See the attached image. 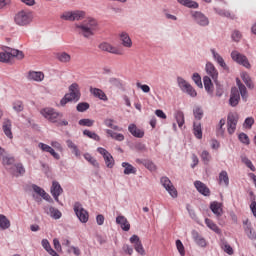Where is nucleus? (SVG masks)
I'll list each match as a JSON object with an SVG mask.
<instances>
[{
	"instance_id": "f257e3e1",
	"label": "nucleus",
	"mask_w": 256,
	"mask_h": 256,
	"mask_svg": "<svg viewBox=\"0 0 256 256\" xmlns=\"http://www.w3.org/2000/svg\"><path fill=\"white\" fill-rule=\"evenodd\" d=\"M97 27H99L97 20H95V18L89 17V18H86L82 22V24L76 25V31L77 33H79V35L89 38L95 35V31H97Z\"/></svg>"
},
{
	"instance_id": "f03ea898",
	"label": "nucleus",
	"mask_w": 256,
	"mask_h": 256,
	"mask_svg": "<svg viewBox=\"0 0 256 256\" xmlns=\"http://www.w3.org/2000/svg\"><path fill=\"white\" fill-rule=\"evenodd\" d=\"M79 99H81V89L79 88V84L72 83L69 86V93H66L60 100V105L65 107L67 103H71V101H79Z\"/></svg>"
},
{
	"instance_id": "7ed1b4c3",
	"label": "nucleus",
	"mask_w": 256,
	"mask_h": 256,
	"mask_svg": "<svg viewBox=\"0 0 256 256\" xmlns=\"http://www.w3.org/2000/svg\"><path fill=\"white\" fill-rule=\"evenodd\" d=\"M14 23L18 27H28L33 23V12L29 10H20L14 15Z\"/></svg>"
},
{
	"instance_id": "20e7f679",
	"label": "nucleus",
	"mask_w": 256,
	"mask_h": 256,
	"mask_svg": "<svg viewBox=\"0 0 256 256\" xmlns=\"http://www.w3.org/2000/svg\"><path fill=\"white\" fill-rule=\"evenodd\" d=\"M13 57L23 59L25 55L23 54V51L9 49V51L0 52V63H10Z\"/></svg>"
},
{
	"instance_id": "39448f33",
	"label": "nucleus",
	"mask_w": 256,
	"mask_h": 256,
	"mask_svg": "<svg viewBox=\"0 0 256 256\" xmlns=\"http://www.w3.org/2000/svg\"><path fill=\"white\" fill-rule=\"evenodd\" d=\"M40 114L44 119H47V121H50V123H57L61 117H63V114L57 112L55 108H44L40 110Z\"/></svg>"
},
{
	"instance_id": "423d86ee",
	"label": "nucleus",
	"mask_w": 256,
	"mask_h": 256,
	"mask_svg": "<svg viewBox=\"0 0 256 256\" xmlns=\"http://www.w3.org/2000/svg\"><path fill=\"white\" fill-rule=\"evenodd\" d=\"M85 15L86 13L83 10L66 11L60 18L64 21H81V19H85Z\"/></svg>"
},
{
	"instance_id": "0eeeda50",
	"label": "nucleus",
	"mask_w": 256,
	"mask_h": 256,
	"mask_svg": "<svg viewBox=\"0 0 256 256\" xmlns=\"http://www.w3.org/2000/svg\"><path fill=\"white\" fill-rule=\"evenodd\" d=\"M3 165L11 173V175H14L15 177H19V175H23V173H25V168L21 163L15 164L11 161H5L3 162Z\"/></svg>"
},
{
	"instance_id": "6e6552de",
	"label": "nucleus",
	"mask_w": 256,
	"mask_h": 256,
	"mask_svg": "<svg viewBox=\"0 0 256 256\" xmlns=\"http://www.w3.org/2000/svg\"><path fill=\"white\" fill-rule=\"evenodd\" d=\"M98 47L100 51H105L106 53H111L112 55H125V51H123V48L113 46L111 43L108 42H102L99 44Z\"/></svg>"
},
{
	"instance_id": "1a4fd4ad",
	"label": "nucleus",
	"mask_w": 256,
	"mask_h": 256,
	"mask_svg": "<svg viewBox=\"0 0 256 256\" xmlns=\"http://www.w3.org/2000/svg\"><path fill=\"white\" fill-rule=\"evenodd\" d=\"M231 59L234 60L235 63H238V65H242L246 69H251V63H249V59H247V56L241 54L239 51H232Z\"/></svg>"
},
{
	"instance_id": "9d476101",
	"label": "nucleus",
	"mask_w": 256,
	"mask_h": 256,
	"mask_svg": "<svg viewBox=\"0 0 256 256\" xmlns=\"http://www.w3.org/2000/svg\"><path fill=\"white\" fill-rule=\"evenodd\" d=\"M237 123H239V114L229 113L227 117V131L229 135H233L237 131Z\"/></svg>"
},
{
	"instance_id": "9b49d317",
	"label": "nucleus",
	"mask_w": 256,
	"mask_h": 256,
	"mask_svg": "<svg viewBox=\"0 0 256 256\" xmlns=\"http://www.w3.org/2000/svg\"><path fill=\"white\" fill-rule=\"evenodd\" d=\"M74 211L81 223H87L89 221V213L79 203H75Z\"/></svg>"
},
{
	"instance_id": "f8f14e48",
	"label": "nucleus",
	"mask_w": 256,
	"mask_h": 256,
	"mask_svg": "<svg viewBox=\"0 0 256 256\" xmlns=\"http://www.w3.org/2000/svg\"><path fill=\"white\" fill-rule=\"evenodd\" d=\"M160 183H161V185L164 186L166 191H168L169 195H171V197H173V199H176V197H177V189L175 188V186L173 185L171 180L169 178H167V177H162L160 179Z\"/></svg>"
},
{
	"instance_id": "ddd939ff",
	"label": "nucleus",
	"mask_w": 256,
	"mask_h": 256,
	"mask_svg": "<svg viewBox=\"0 0 256 256\" xmlns=\"http://www.w3.org/2000/svg\"><path fill=\"white\" fill-rule=\"evenodd\" d=\"M205 71L208 77H210L214 81V83H217V79H219V71L217 70L215 65L211 62H207L205 66Z\"/></svg>"
},
{
	"instance_id": "4468645a",
	"label": "nucleus",
	"mask_w": 256,
	"mask_h": 256,
	"mask_svg": "<svg viewBox=\"0 0 256 256\" xmlns=\"http://www.w3.org/2000/svg\"><path fill=\"white\" fill-rule=\"evenodd\" d=\"M192 17L194 19V21H196V23L198 25H201L202 27H207V25H209V18H207V16H205V14L196 11L192 13Z\"/></svg>"
},
{
	"instance_id": "2eb2a0df",
	"label": "nucleus",
	"mask_w": 256,
	"mask_h": 256,
	"mask_svg": "<svg viewBox=\"0 0 256 256\" xmlns=\"http://www.w3.org/2000/svg\"><path fill=\"white\" fill-rule=\"evenodd\" d=\"M210 51L213 55L214 61H216V63H218V65L222 67L224 71H229V66H227V63H225V60L222 58L221 54L215 51L214 48H212Z\"/></svg>"
},
{
	"instance_id": "dca6fc26",
	"label": "nucleus",
	"mask_w": 256,
	"mask_h": 256,
	"mask_svg": "<svg viewBox=\"0 0 256 256\" xmlns=\"http://www.w3.org/2000/svg\"><path fill=\"white\" fill-rule=\"evenodd\" d=\"M13 124L11 120L4 119L2 124L3 133L8 137V139H13V131H12Z\"/></svg>"
},
{
	"instance_id": "f3484780",
	"label": "nucleus",
	"mask_w": 256,
	"mask_h": 256,
	"mask_svg": "<svg viewBox=\"0 0 256 256\" xmlns=\"http://www.w3.org/2000/svg\"><path fill=\"white\" fill-rule=\"evenodd\" d=\"M194 186L197 189L198 193L204 195V197H209V195H211V190H209V187H207V185H205L203 182L195 181Z\"/></svg>"
},
{
	"instance_id": "a211bd4d",
	"label": "nucleus",
	"mask_w": 256,
	"mask_h": 256,
	"mask_svg": "<svg viewBox=\"0 0 256 256\" xmlns=\"http://www.w3.org/2000/svg\"><path fill=\"white\" fill-rule=\"evenodd\" d=\"M128 131L131 133V135H133V137H136L137 139H143V137H145V131L139 129L135 124H130L128 126Z\"/></svg>"
},
{
	"instance_id": "6ab92c4d",
	"label": "nucleus",
	"mask_w": 256,
	"mask_h": 256,
	"mask_svg": "<svg viewBox=\"0 0 256 256\" xmlns=\"http://www.w3.org/2000/svg\"><path fill=\"white\" fill-rule=\"evenodd\" d=\"M241 99V96L239 94V90L237 88L231 89V96H230V105L231 107H237L239 105V100Z\"/></svg>"
},
{
	"instance_id": "aec40b11",
	"label": "nucleus",
	"mask_w": 256,
	"mask_h": 256,
	"mask_svg": "<svg viewBox=\"0 0 256 256\" xmlns=\"http://www.w3.org/2000/svg\"><path fill=\"white\" fill-rule=\"evenodd\" d=\"M63 193V188H61V185L57 181L52 182L51 187V194L54 197L55 201H59V195Z\"/></svg>"
},
{
	"instance_id": "412c9836",
	"label": "nucleus",
	"mask_w": 256,
	"mask_h": 256,
	"mask_svg": "<svg viewBox=\"0 0 256 256\" xmlns=\"http://www.w3.org/2000/svg\"><path fill=\"white\" fill-rule=\"evenodd\" d=\"M38 147H39V149H41V151H44L45 153H50V155H52V157H54V159H57V160L60 159L59 154L57 152H55V150L51 146H49L45 143H39Z\"/></svg>"
},
{
	"instance_id": "4be33fe9",
	"label": "nucleus",
	"mask_w": 256,
	"mask_h": 256,
	"mask_svg": "<svg viewBox=\"0 0 256 256\" xmlns=\"http://www.w3.org/2000/svg\"><path fill=\"white\" fill-rule=\"evenodd\" d=\"M29 81H36L37 83H41L43 79H45V74L43 72L30 71L28 73Z\"/></svg>"
},
{
	"instance_id": "5701e85b",
	"label": "nucleus",
	"mask_w": 256,
	"mask_h": 256,
	"mask_svg": "<svg viewBox=\"0 0 256 256\" xmlns=\"http://www.w3.org/2000/svg\"><path fill=\"white\" fill-rule=\"evenodd\" d=\"M116 223L120 225L123 231H129V229H131V224L129 223L127 218H125V216H118L116 218Z\"/></svg>"
},
{
	"instance_id": "b1692460",
	"label": "nucleus",
	"mask_w": 256,
	"mask_h": 256,
	"mask_svg": "<svg viewBox=\"0 0 256 256\" xmlns=\"http://www.w3.org/2000/svg\"><path fill=\"white\" fill-rule=\"evenodd\" d=\"M90 93L94 96L97 97L98 99H100L101 101H108L107 98V94H105V92H103V90L99 89V88H90Z\"/></svg>"
},
{
	"instance_id": "393cba45",
	"label": "nucleus",
	"mask_w": 256,
	"mask_h": 256,
	"mask_svg": "<svg viewBox=\"0 0 256 256\" xmlns=\"http://www.w3.org/2000/svg\"><path fill=\"white\" fill-rule=\"evenodd\" d=\"M221 207H222V204L219 202H212L210 204V209L216 217H221V215H223V208Z\"/></svg>"
},
{
	"instance_id": "a878e982",
	"label": "nucleus",
	"mask_w": 256,
	"mask_h": 256,
	"mask_svg": "<svg viewBox=\"0 0 256 256\" xmlns=\"http://www.w3.org/2000/svg\"><path fill=\"white\" fill-rule=\"evenodd\" d=\"M120 40L122 41L123 47H133V41H131V37H129V34H127V32H122L120 34Z\"/></svg>"
},
{
	"instance_id": "bb28decb",
	"label": "nucleus",
	"mask_w": 256,
	"mask_h": 256,
	"mask_svg": "<svg viewBox=\"0 0 256 256\" xmlns=\"http://www.w3.org/2000/svg\"><path fill=\"white\" fill-rule=\"evenodd\" d=\"M56 59L60 61V63H71V54L67 52H58L56 53Z\"/></svg>"
},
{
	"instance_id": "cd10ccee",
	"label": "nucleus",
	"mask_w": 256,
	"mask_h": 256,
	"mask_svg": "<svg viewBox=\"0 0 256 256\" xmlns=\"http://www.w3.org/2000/svg\"><path fill=\"white\" fill-rule=\"evenodd\" d=\"M193 133L196 139H203V129L201 128V122H194Z\"/></svg>"
},
{
	"instance_id": "c85d7f7f",
	"label": "nucleus",
	"mask_w": 256,
	"mask_h": 256,
	"mask_svg": "<svg viewBox=\"0 0 256 256\" xmlns=\"http://www.w3.org/2000/svg\"><path fill=\"white\" fill-rule=\"evenodd\" d=\"M174 117L176 122L178 123V127L181 129L183 125H185V114L183 113V111L177 110L174 113Z\"/></svg>"
},
{
	"instance_id": "c756f323",
	"label": "nucleus",
	"mask_w": 256,
	"mask_h": 256,
	"mask_svg": "<svg viewBox=\"0 0 256 256\" xmlns=\"http://www.w3.org/2000/svg\"><path fill=\"white\" fill-rule=\"evenodd\" d=\"M180 5H184V7H188L189 9H198L199 4L193 0H177Z\"/></svg>"
},
{
	"instance_id": "7c9ffc66",
	"label": "nucleus",
	"mask_w": 256,
	"mask_h": 256,
	"mask_svg": "<svg viewBox=\"0 0 256 256\" xmlns=\"http://www.w3.org/2000/svg\"><path fill=\"white\" fill-rule=\"evenodd\" d=\"M42 247L45 249V251H47V253H49V255H51V256H59V254H57L55 252V250H53V248H51V244L49 243V240L43 239L42 240Z\"/></svg>"
},
{
	"instance_id": "2f4dec72",
	"label": "nucleus",
	"mask_w": 256,
	"mask_h": 256,
	"mask_svg": "<svg viewBox=\"0 0 256 256\" xmlns=\"http://www.w3.org/2000/svg\"><path fill=\"white\" fill-rule=\"evenodd\" d=\"M205 223L207 225V227L209 229H211V231H214V233H217L218 235H220L221 233V229H219V226H217V224H215L213 222V220L209 219V218H206L205 219Z\"/></svg>"
},
{
	"instance_id": "473e14b6",
	"label": "nucleus",
	"mask_w": 256,
	"mask_h": 256,
	"mask_svg": "<svg viewBox=\"0 0 256 256\" xmlns=\"http://www.w3.org/2000/svg\"><path fill=\"white\" fill-rule=\"evenodd\" d=\"M32 188L35 193L40 195V197H43V199H45L46 201H49V199H51V196H49V194H47V192H45V190H43L41 187L33 185Z\"/></svg>"
},
{
	"instance_id": "72a5a7b5",
	"label": "nucleus",
	"mask_w": 256,
	"mask_h": 256,
	"mask_svg": "<svg viewBox=\"0 0 256 256\" xmlns=\"http://www.w3.org/2000/svg\"><path fill=\"white\" fill-rule=\"evenodd\" d=\"M107 135L111 137L112 139H115V141H125V136L121 133H116L113 130H106Z\"/></svg>"
},
{
	"instance_id": "f704fd0d",
	"label": "nucleus",
	"mask_w": 256,
	"mask_h": 256,
	"mask_svg": "<svg viewBox=\"0 0 256 256\" xmlns=\"http://www.w3.org/2000/svg\"><path fill=\"white\" fill-rule=\"evenodd\" d=\"M203 83L207 93H213V82L211 81V78L209 76H204Z\"/></svg>"
},
{
	"instance_id": "c9c22d12",
	"label": "nucleus",
	"mask_w": 256,
	"mask_h": 256,
	"mask_svg": "<svg viewBox=\"0 0 256 256\" xmlns=\"http://www.w3.org/2000/svg\"><path fill=\"white\" fill-rule=\"evenodd\" d=\"M219 184L225 185V187H229V175L227 174V171H222L219 174Z\"/></svg>"
},
{
	"instance_id": "e433bc0d",
	"label": "nucleus",
	"mask_w": 256,
	"mask_h": 256,
	"mask_svg": "<svg viewBox=\"0 0 256 256\" xmlns=\"http://www.w3.org/2000/svg\"><path fill=\"white\" fill-rule=\"evenodd\" d=\"M237 85H238V89L240 91V95L242 97V99H244V101H247V97H249L248 93H247V88L245 87V85H243L241 83V80L237 79Z\"/></svg>"
},
{
	"instance_id": "4c0bfd02",
	"label": "nucleus",
	"mask_w": 256,
	"mask_h": 256,
	"mask_svg": "<svg viewBox=\"0 0 256 256\" xmlns=\"http://www.w3.org/2000/svg\"><path fill=\"white\" fill-rule=\"evenodd\" d=\"M66 145H67L68 149H71V152L76 157H79L81 155V151H79V147H77L71 140H67Z\"/></svg>"
},
{
	"instance_id": "58836bf2",
	"label": "nucleus",
	"mask_w": 256,
	"mask_h": 256,
	"mask_svg": "<svg viewBox=\"0 0 256 256\" xmlns=\"http://www.w3.org/2000/svg\"><path fill=\"white\" fill-rule=\"evenodd\" d=\"M241 79L244 81L246 87H248V89H253L255 87V85L253 84V81L251 80V77L249 76V74L247 73H242L241 74Z\"/></svg>"
},
{
	"instance_id": "ea45409f",
	"label": "nucleus",
	"mask_w": 256,
	"mask_h": 256,
	"mask_svg": "<svg viewBox=\"0 0 256 256\" xmlns=\"http://www.w3.org/2000/svg\"><path fill=\"white\" fill-rule=\"evenodd\" d=\"M11 227V222L7 219V216L0 214V229H9Z\"/></svg>"
},
{
	"instance_id": "a19ab883",
	"label": "nucleus",
	"mask_w": 256,
	"mask_h": 256,
	"mask_svg": "<svg viewBox=\"0 0 256 256\" xmlns=\"http://www.w3.org/2000/svg\"><path fill=\"white\" fill-rule=\"evenodd\" d=\"M192 235H193V238H194L195 242L197 243V245H199L200 247H206L207 242L205 241V239H204L203 237H201V236L199 235L198 232H195V231H194V232L192 233Z\"/></svg>"
},
{
	"instance_id": "79ce46f5",
	"label": "nucleus",
	"mask_w": 256,
	"mask_h": 256,
	"mask_svg": "<svg viewBox=\"0 0 256 256\" xmlns=\"http://www.w3.org/2000/svg\"><path fill=\"white\" fill-rule=\"evenodd\" d=\"M12 109L16 112V113H21L23 111V109H25V105H23V101L20 100H16L12 103Z\"/></svg>"
},
{
	"instance_id": "37998d69",
	"label": "nucleus",
	"mask_w": 256,
	"mask_h": 256,
	"mask_svg": "<svg viewBox=\"0 0 256 256\" xmlns=\"http://www.w3.org/2000/svg\"><path fill=\"white\" fill-rule=\"evenodd\" d=\"M83 135H85V137H88L89 139H93V141H101V137L99 136V134L92 132L91 130H84Z\"/></svg>"
},
{
	"instance_id": "c03bdc74",
	"label": "nucleus",
	"mask_w": 256,
	"mask_h": 256,
	"mask_svg": "<svg viewBox=\"0 0 256 256\" xmlns=\"http://www.w3.org/2000/svg\"><path fill=\"white\" fill-rule=\"evenodd\" d=\"M78 125L81 127H93V125H95V120L89 118L81 119L79 120Z\"/></svg>"
},
{
	"instance_id": "a18cd8bd",
	"label": "nucleus",
	"mask_w": 256,
	"mask_h": 256,
	"mask_svg": "<svg viewBox=\"0 0 256 256\" xmlns=\"http://www.w3.org/2000/svg\"><path fill=\"white\" fill-rule=\"evenodd\" d=\"M97 151L100 153V155L104 157L105 161H111V159H113V156H111V153H109V151H107L105 148L99 147Z\"/></svg>"
},
{
	"instance_id": "49530a36",
	"label": "nucleus",
	"mask_w": 256,
	"mask_h": 256,
	"mask_svg": "<svg viewBox=\"0 0 256 256\" xmlns=\"http://www.w3.org/2000/svg\"><path fill=\"white\" fill-rule=\"evenodd\" d=\"M122 167L125 168L124 169L125 175H131V173H135V168L127 162H123Z\"/></svg>"
},
{
	"instance_id": "de8ad7c7",
	"label": "nucleus",
	"mask_w": 256,
	"mask_h": 256,
	"mask_svg": "<svg viewBox=\"0 0 256 256\" xmlns=\"http://www.w3.org/2000/svg\"><path fill=\"white\" fill-rule=\"evenodd\" d=\"M49 213H50V217H52L53 219H61V211H59L55 207H50Z\"/></svg>"
},
{
	"instance_id": "09e8293b",
	"label": "nucleus",
	"mask_w": 256,
	"mask_h": 256,
	"mask_svg": "<svg viewBox=\"0 0 256 256\" xmlns=\"http://www.w3.org/2000/svg\"><path fill=\"white\" fill-rule=\"evenodd\" d=\"M245 233L248 235L249 239H256V233L253 231V228H251V224L247 225V227L244 229Z\"/></svg>"
},
{
	"instance_id": "8fccbe9b",
	"label": "nucleus",
	"mask_w": 256,
	"mask_h": 256,
	"mask_svg": "<svg viewBox=\"0 0 256 256\" xmlns=\"http://www.w3.org/2000/svg\"><path fill=\"white\" fill-rule=\"evenodd\" d=\"M140 163H142V165H144V167H146V169L149 171H157V166L151 161H142Z\"/></svg>"
},
{
	"instance_id": "3c124183",
	"label": "nucleus",
	"mask_w": 256,
	"mask_h": 256,
	"mask_svg": "<svg viewBox=\"0 0 256 256\" xmlns=\"http://www.w3.org/2000/svg\"><path fill=\"white\" fill-rule=\"evenodd\" d=\"M178 85L182 91H185L186 88H188L191 84L189 82L185 81V79L178 77L177 78Z\"/></svg>"
},
{
	"instance_id": "603ef678",
	"label": "nucleus",
	"mask_w": 256,
	"mask_h": 256,
	"mask_svg": "<svg viewBox=\"0 0 256 256\" xmlns=\"http://www.w3.org/2000/svg\"><path fill=\"white\" fill-rule=\"evenodd\" d=\"M238 139L244 145H249L251 143V141L249 140V136L243 132L238 135Z\"/></svg>"
},
{
	"instance_id": "864d4df0",
	"label": "nucleus",
	"mask_w": 256,
	"mask_h": 256,
	"mask_svg": "<svg viewBox=\"0 0 256 256\" xmlns=\"http://www.w3.org/2000/svg\"><path fill=\"white\" fill-rule=\"evenodd\" d=\"M192 79L194 83H196L197 87L203 88V82L201 81V76L199 75V73H194Z\"/></svg>"
},
{
	"instance_id": "5fc2aeb1",
	"label": "nucleus",
	"mask_w": 256,
	"mask_h": 256,
	"mask_svg": "<svg viewBox=\"0 0 256 256\" xmlns=\"http://www.w3.org/2000/svg\"><path fill=\"white\" fill-rule=\"evenodd\" d=\"M176 247L181 256H185V246L181 240H176Z\"/></svg>"
},
{
	"instance_id": "6e6d98bb",
	"label": "nucleus",
	"mask_w": 256,
	"mask_h": 256,
	"mask_svg": "<svg viewBox=\"0 0 256 256\" xmlns=\"http://www.w3.org/2000/svg\"><path fill=\"white\" fill-rule=\"evenodd\" d=\"M254 123H255V119H253V117L246 118L244 121L245 129H251Z\"/></svg>"
},
{
	"instance_id": "4d7b16f0",
	"label": "nucleus",
	"mask_w": 256,
	"mask_h": 256,
	"mask_svg": "<svg viewBox=\"0 0 256 256\" xmlns=\"http://www.w3.org/2000/svg\"><path fill=\"white\" fill-rule=\"evenodd\" d=\"M77 111H79L80 113H83V111H87V109H89V103L87 102H82L79 103L76 107Z\"/></svg>"
},
{
	"instance_id": "13d9d810",
	"label": "nucleus",
	"mask_w": 256,
	"mask_h": 256,
	"mask_svg": "<svg viewBox=\"0 0 256 256\" xmlns=\"http://www.w3.org/2000/svg\"><path fill=\"white\" fill-rule=\"evenodd\" d=\"M193 113H194L195 119H198V120L203 119V110H202L201 108L196 107V108L193 110Z\"/></svg>"
},
{
	"instance_id": "bf43d9fd",
	"label": "nucleus",
	"mask_w": 256,
	"mask_h": 256,
	"mask_svg": "<svg viewBox=\"0 0 256 256\" xmlns=\"http://www.w3.org/2000/svg\"><path fill=\"white\" fill-rule=\"evenodd\" d=\"M134 249L140 255H145V249L143 248V244L141 242L134 244Z\"/></svg>"
},
{
	"instance_id": "052dcab7",
	"label": "nucleus",
	"mask_w": 256,
	"mask_h": 256,
	"mask_svg": "<svg viewBox=\"0 0 256 256\" xmlns=\"http://www.w3.org/2000/svg\"><path fill=\"white\" fill-rule=\"evenodd\" d=\"M184 93H188L190 97H195L197 95V91L193 86H191V84L184 90Z\"/></svg>"
},
{
	"instance_id": "680f3d73",
	"label": "nucleus",
	"mask_w": 256,
	"mask_h": 256,
	"mask_svg": "<svg viewBox=\"0 0 256 256\" xmlns=\"http://www.w3.org/2000/svg\"><path fill=\"white\" fill-rule=\"evenodd\" d=\"M218 15H220L221 17H228L230 19H233V16L231 15V12L227 11V10H218L217 11Z\"/></svg>"
},
{
	"instance_id": "e2e57ef3",
	"label": "nucleus",
	"mask_w": 256,
	"mask_h": 256,
	"mask_svg": "<svg viewBox=\"0 0 256 256\" xmlns=\"http://www.w3.org/2000/svg\"><path fill=\"white\" fill-rule=\"evenodd\" d=\"M137 87L141 89L143 93H149V91H151V88L147 84L142 85L141 83H137Z\"/></svg>"
},
{
	"instance_id": "0e129e2a",
	"label": "nucleus",
	"mask_w": 256,
	"mask_h": 256,
	"mask_svg": "<svg viewBox=\"0 0 256 256\" xmlns=\"http://www.w3.org/2000/svg\"><path fill=\"white\" fill-rule=\"evenodd\" d=\"M232 39H233V41H236V42L241 41V32L235 30V31L232 33Z\"/></svg>"
},
{
	"instance_id": "69168bd1",
	"label": "nucleus",
	"mask_w": 256,
	"mask_h": 256,
	"mask_svg": "<svg viewBox=\"0 0 256 256\" xmlns=\"http://www.w3.org/2000/svg\"><path fill=\"white\" fill-rule=\"evenodd\" d=\"M122 249L127 255H133V247L125 244Z\"/></svg>"
},
{
	"instance_id": "338daca9",
	"label": "nucleus",
	"mask_w": 256,
	"mask_h": 256,
	"mask_svg": "<svg viewBox=\"0 0 256 256\" xmlns=\"http://www.w3.org/2000/svg\"><path fill=\"white\" fill-rule=\"evenodd\" d=\"M210 146H211L212 149L217 150V149H219V147H221V144H219V141H217L215 139H212L210 141Z\"/></svg>"
},
{
	"instance_id": "774afa93",
	"label": "nucleus",
	"mask_w": 256,
	"mask_h": 256,
	"mask_svg": "<svg viewBox=\"0 0 256 256\" xmlns=\"http://www.w3.org/2000/svg\"><path fill=\"white\" fill-rule=\"evenodd\" d=\"M155 115L158 116L160 119H167V114H165L163 110H156Z\"/></svg>"
}]
</instances>
